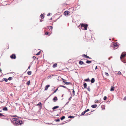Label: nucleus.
Returning <instances> with one entry per match:
<instances>
[{
	"mask_svg": "<svg viewBox=\"0 0 126 126\" xmlns=\"http://www.w3.org/2000/svg\"><path fill=\"white\" fill-rule=\"evenodd\" d=\"M31 66V65H29L28 67V69H30V67Z\"/></svg>",
	"mask_w": 126,
	"mask_h": 126,
	"instance_id": "54",
	"label": "nucleus"
},
{
	"mask_svg": "<svg viewBox=\"0 0 126 126\" xmlns=\"http://www.w3.org/2000/svg\"><path fill=\"white\" fill-rule=\"evenodd\" d=\"M60 86H61L62 87H64V88H66V89L67 88V87H66L65 86H63V85H60Z\"/></svg>",
	"mask_w": 126,
	"mask_h": 126,
	"instance_id": "37",
	"label": "nucleus"
},
{
	"mask_svg": "<svg viewBox=\"0 0 126 126\" xmlns=\"http://www.w3.org/2000/svg\"><path fill=\"white\" fill-rule=\"evenodd\" d=\"M33 59H34V60H38V58H36L35 56H33Z\"/></svg>",
	"mask_w": 126,
	"mask_h": 126,
	"instance_id": "24",
	"label": "nucleus"
},
{
	"mask_svg": "<svg viewBox=\"0 0 126 126\" xmlns=\"http://www.w3.org/2000/svg\"><path fill=\"white\" fill-rule=\"evenodd\" d=\"M23 124L21 120H19L15 121L14 123L13 124L15 126H18L21 125Z\"/></svg>",
	"mask_w": 126,
	"mask_h": 126,
	"instance_id": "2",
	"label": "nucleus"
},
{
	"mask_svg": "<svg viewBox=\"0 0 126 126\" xmlns=\"http://www.w3.org/2000/svg\"><path fill=\"white\" fill-rule=\"evenodd\" d=\"M82 56H83V57L86 58V56H87V55H85V54H83L82 55Z\"/></svg>",
	"mask_w": 126,
	"mask_h": 126,
	"instance_id": "34",
	"label": "nucleus"
},
{
	"mask_svg": "<svg viewBox=\"0 0 126 126\" xmlns=\"http://www.w3.org/2000/svg\"><path fill=\"white\" fill-rule=\"evenodd\" d=\"M18 120V118H13L12 120H11V122L13 124L15 123V121H16Z\"/></svg>",
	"mask_w": 126,
	"mask_h": 126,
	"instance_id": "5",
	"label": "nucleus"
},
{
	"mask_svg": "<svg viewBox=\"0 0 126 126\" xmlns=\"http://www.w3.org/2000/svg\"><path fill=\"white\" fill-rule=\"evenodd\" d=\"M97 101H98V100H95V103H96Z\"/></svg>",
	"mask_w": 126,
	"mask_h": 126,
	"instance_id": "51",
	"label": "nucleus"
},
{
	"mask_svg": "<svg viewBox=\"0 0 126 126\" xmlns=\"http://www.w3.org/2000/svg\"><path fill=\"white\" fill-rule=\"evenodd\" d=\"M59 115L58 114L57 116H59Z\"/></svg>",
	"mask_w": 126,
	"mask_h": 126,
	"instance_id": "61",
	"label": "nucleus"
},
{
	"mask_svg": "<svg viewBox=\"0 0 126 126\" xmlns=\"http://www.w3.org/2000/svg\"><path fill=\"white\" fill-rule=\"evenodd\" d=\"M105 75H106L107 76H109V74H108V73L105 72Z\"/></svg>",
	"mask_w": 126,
	"mask_h": 126,
	"instance_id": "47",
	"label": "nucleus"
},
{
	"mask_svg": "<svg viewBox=\"0 0 126 126\" xmlns=\"http://www.w3.org/2000/svg\"><path fill=\"white\" fill-rule=\"evenodd\" d=\"M62 79L63 80V82H64V83H65L66 82L65 81H66V80H65L64 79Z\"/></svg>",
	"mask_w": 126,
	"mask_h": 126,
	"instance_id": "49",
	"label": "nucleus"
},
{
	"mask_svg": "<svg viewBox=\"0 0 126 126\" xmlns=\"http://www.w3.org/2000/svg\"><path fill=\"white\" fill-rule=\"evenodd\" d=\"M68 102H67V103H68V102Z\"/></svg>",
	"mask_w": 126,
	"mask_h": 126,
	"instance_id": "62",
	"label": "nucleus"
},
{
	"mask_svg": "<svg viewBox=\"0 0 126 126\" xmlns=\"http://www.w3.org/2000/svg\"><path fill=\"white\" fill-rule=\"evenodd\" d=\"M126 55V52H123L121 55L120 59L122 62L124 63H126V60L122 58Z\"/></svg>",
	"mask_w": 126,
	"mask_h": 126,
	"instance_id": "1",
	"label": "nucleus"
},
{
	"mask_svg": "<svg viewBox=\"0 0 126 126\" xmlns=\"http://www.w3.org/2000/svg\"><path fill=\"white\" fill-rule=\"evenodd\" d=\"M112 57H110V58H109V60H110V58H112Z\"/></svg>",
	"mask_w": 126,
	"mask_h": 126,
	"instance_id": "56",
	"label": "nucleus"
},
{
	"mask_svg": "<svg viewBox=\"0 0 126 126\" xmlns=\"http://www.w3.org/2000/svg\"><path fill=\"white\" fill-rule=\"evenodd\" d=\"M55 121L56 122H59L60 121V120L59 119H57L55 120Z\"/></svg>",
	"mask_w": 126,
	"mask_h": 126,
	"instance_id": "39",
	"label": "nucleus"
},
{
	"mask_svg": "<svg viewBox=\"0 0 126 126\" xmlns=\"http://www.w3.org/2000/svg\"><path fill=\"white\" fill-rule=\"evenodd\" d=\"M87 89L88 91H90V86H88V87L87 88Z\"/></svg>",
	"mask_w": 126,
	"mask_h": 126,
	"instance_id": "30",
	"label": "nucleus"
},
{
	"mask_svg": "<svg viewBox=\"0 0 126 126\" xmlns=\"http://www.w3.org/2000/svg\"><path fill=\"white\" fill-rule=\"evenodd\" d=\"M43 21V20H42V19H41V20H40V22H42V21Z\"/></svg>",
	"mask_w": 126,
	"mask_h": 126,
	"instance_id": "57",
	"label": "nucleus"
},
{
	"mask_svg": "<svg viewBox=\"0 0 126 126\" xmlns=\"http://www.w3.org/2000/svg\"><path fill=\"white\" fill-rule=\"evenodd\" d=\"M118 44L117 43H114L112 45L111 47L115 48V49H117L118 47Z\"/></svg>",
	"mask_w": 126,
	"mask_h": 126,
	"instance_id": "4",
	"label": "nucleus"
},
{
	"mask_svg": "<svg viewBox=\"0 0 126 126\" xmlns=\"http://www.w3.org/2000/svg\"><path fill=\"white\" fill-rule=\"evenodd\" d=\"M42 104L41 102H39V103L37 105V106H39L41 107H42Z\"/></svg>",
	"mask_w": 126,
	"mask_h": 126,
	"instance_id": "17",
	"label": "nucleus"
},
{
	"mask_svg": "<svg viewBox=\"0 0 126 126\" xmlns=\"http://www.w3.org/2000/svg\"><path fill=\"white\" fill-rule=\"evenodd\" d=\"M59 107L58 106H54L52 108V109L54 110L55 109L57 108H58Z\"/></svg>",
	"mask_w": 126,
	"mask_h": 126,
	"instance_id": "14",
	"label": "nucleus"
},
{
	"mask_svg": "<svg viewBox=\"0 0 126 126\" xmlns=\"http://www.w3.org/2000/svg\"><path fill=\"white\" fill-rule=\"evenodd\" d=\"M12 77H10L8 78V80H10L12 79Z\"/></svg>",
	"mask_w": 126,
	"mask_h": 126,
	"instance_id": "29",
	"label": "nucleus"
},
{
	"mask_svg": "<svg viewBox=\"0 0 126 126\" xmlns=\"http://www.w3.org/2000/svg\"><path fill=\"white\" fill-rule=\"evenodd\" d=\"M71 83L70 82H66L65 84H66L67 85H69V84H71Z\"/></svg>",
	"mask_w": 126,
	"mask_h": 126,
	"instance_id": "35",
	"label": "nucleus"
},
{
	"mask_svg": "<svg viewBox=\"0 0 126 126\" xmlns=\"http://www.w3.org/2000/svg\"><path fill=\"white\" fill-rule=\"evenodd\" d=\"M3 110L4 111H7L8 110V109L6 107H5L3 109Z\"/></svg>",
	"mask_w": 126,
	"mask_h": 126,
	"instance_id": "16",
	"label": "nucleus"
},
{
	"mask_svg": "<svg viewBox=\"0 0 126 126\" xmlns=\"http://www.w3.org/2000/svg\"><path fill=\"white\" fill-rule=\"evenodd\" d=\"M58 100L57 97L56 96L53 99L54 102H56Z\"/></svg>",
	"mask_w": 126,
	"mask_h": 126,
	"instance_id": "8",
	"label": "nucleus"
},
{
	"mask_svg": "<svg viewBox=\"0 0 126 126\" xmlns=\"http://www.w3.org/2000/svg\"><path fill=\"white\" fill-rule=\"evenodd\" d=\"M85 80L86 81H90V79L88 78L86 79H85Z\"/></svg>",
	"mask_w": 126,
	"mask_h": 126,
	"instance_id": "28",
	"label": "nucleus"
},
{
	"mask_svg": "<svg viewBox=\"0 0 126 126\" xmlns=\"http://www.w3.org/2000/svg\"><path fill=\"white\" fill-rule=\"evenodd\" d=\"M44 15H45V14H44V15H43V14H41V15H40V17L42 19H43L44 18Z\"/></svg>",
	"mask_w": 126,
	"mask_h": 126,
	"instance_id": "13",
	"label": "nucleus"
},
{
	"mask_svg": "<svg viewBox=\"0 0 126 126\" xmlns=\"http://www.w3.org/2000/svg\"><path fill=\"white\" fill-rule=\"evenodd\" d=\"M73 96H74V95H75V91L73 89Z\"/></svg>",
	"mask_w": 126,
	"mask_h": 126,
	"instance_id": "41",
	"label": "nucleus"
},
{
	"mask_svg": "<svg viewBox=\"0 0 126 126\" xmlns=\"http://www.w3.org/2000/svg\"><path fill=\"white\" fill-rule=\"evenodd\" d=\"M40 51H39V52H38L36 54V55H39L40 54Z\"/></svg>",
	"mask_w": 126,
	"mask_h": 126,
	"instance_id": "38",
	"label": "nucleus"
},
{
	"mask_svg": "<svg viewBox=\"0 0 126 126\" xmlns=\"http://www.w3.org/2000/svg\"><path fill=\"white\" fill-rule=\"evenodd\" d=\"M4 115L0 113V116H4Z\"/></svg>",
	"mask_w": 126,
	"mask_h": 126,
	"instance_id": "43",
	"label": "nucleus"
},
{
	"mask_svg": "<svg viewBox=\"0 0 126 126\" xmlns=\"http://www.w3.org/2000/svg\"><path fill=\"white\" fill-rule=\"evenodd\" d=\"M67 89L68 90V92H70V89H69L68 88H67Z\"/></svg>",
	"mask_w": 126,
	"mask_h": 126,
	"instance_id": "53",
	"label": "nucleus"
},
{
	"mask_svg": "<svg viewBox=\"0 0 126 126\" xmlns=\"http://www.w3.org/2000/svg\"><path fill=\"white\" fill-rule=\"evenodd\" d=\"M27 73L29 75H30L31 74L32 72L30 71H29L27 72Z\"/></svg>",
	"mask_w": 126,
	"mask_h": 126,
	"instance_id": "22",
	"label": "nucleus"
},
{
	"mask_svg": "<svg viewBox=\"0 0 126 126\" xmlns=\"http://www.w3.org/2000/svg\"><path fill=\"white\" fill-rule=\"evenodd\" d=\"M8 80V79L5 78H4L3 79V81H5L6 82H7Z\"/></svg>",
	"mask_w": 126,
	"mask_h": 126,
	"instance_id": "15",
	"label": "nucleus"
},
{
	"mask_svg": "<svg viewBox=\"0 0 126 126\" xmlns=\"http://www.w3.org/2000/svg\"><path fill=\"white\" fill-rule=\"evenodd\" d=\"M85 113V112L84 111L83 112H82V113H81V115H84Z\"/></svg>",
	"mask_w": 126,
	"mask_h": 126,
	"instance_id": "40",
	"label": "nucleus"
},
{
	"mask_svg": "<svg viewBox=\"0 0 126 126\" xmlns=\"http://www.w3.org/2000/svg\"><path fill=\"white\" fill-rule=\"evenodd\" d=\"M91 114V113H89L88 114L86 113L85 115H90Z\"/></svg>",
	"mask_w": 126,
	"mask_h": 126,
	"instance_id": "45",
	"label": "nucleus"
},
{
	"mask_svg": "<svg viewBox=\"0 0 126 126\" xmlns=\"http://www.w3.org/2000/svg\"><path fill=\"white\" fill-rule=\"evenodd\" d=\"M50 13H49L47 15V16H49L50 15Z\"/></svg>",
	"mask_w": 126,
	"mask_h": 126,
	"instance_id": "50",
	"label": "nucleus"
},
{
	"mask_svg": "<svg viewBox=\"0 0 126 126\" xmlns=\"http://www.w3.org/2000/svg\"><path fill=\"white\" fill-rule=\"evenodd\" d=\"M30 80H29L27 82V85H29L30 84Z\"/></svg>",
	"mask_w": 126,
	"mask_h": 126,
	"instance_id": "27",
	"label": "nucleus"
},
{
	"mask_svg": "<svg viewBox=\"0 0 126 126\" xmlns=\"http://www.w3.org/2000/svg\"><path fill=\"white\" fill-rule=\"evenodd\" d=\"M10 57L12 59H15L16 58V56L15 54H13L11 55Z\"/></svg>",
	"mask_w": 126,
	"mask_h": 126,
	"instance_id": "6",
	"label": "nucleus"
},
{
	"mask_svg": "<svg viewBox=\"0 0 126 126\" xmlns=\"http://www.w3.org/2000/svg\"><path fill=\"white\" fill-rule=\"evenodd\" d=\"M50 86V85H47L45 87V90H47L49 87Z\"/></svg>",
	"mask_w": 126,
	"mask_h": 126,
	"instance_id": "9",
	"label": "nucleus"
},
{
	"mask_svg": "<svg viewBox=\"0 0 126 126\" xmlns=\"http://www.w3.org/2000/svg\"><path fill=\"white\" fill-rule=\"evenodd\" d=\"M48 29L50 30V29L52 30L53 28V27L52 26H49L48 27Z\"/></svg>",
	"mask_w": 126,
	"mask_h": 126,
	"instance_id": "25",
	"label": "nucleus"
},
{
	"mask_svg": "<svg viewBox=\"0 0 126 126\" xmlns=\"http://www.w3.org/2000/svg\"><path fill=\"white\" fill-rule=\"evenodd\" d=\"M2 71V70H1L0 69V71L1 72Z\"/></svg>",
	"mask_w": 126,
	"mask_h": 126,
	"instance_id": "59",
	"label": "nucleus"
},
{
	"mask_svg": "<svg viewBox=\"0 0 126 126\" xmlns=\"http://www.w3.org/2000/svg\"><path fill=\"white\" fill-rule=\"evenodd\" d=\"M63 95H62V96H63Z\"/></svg>",
	"mask_w": 126,
	"mask_h": 126,
	"instance_id": "63",
	"label": "nucleus"
},
{
	"mask_svg": "<svg viewBox=\"0 0 126 126\" xmlns=\"http://www.w3.org/2000/svg\"><path fill=\"white\" fill-rule=\"evenodd\" d=\"M52 19V18H50V20H51Z\"/></svg>",
	"mask_w": 126,
	"mask_h": 126,
	"instance_id": "60",
	"label": "nucleus"
},
{
	"mask_svg": "<svg viewBox=\"0 0 126 126\" xmlns=\"http://www.w3.org/2000/svg\"><path fill=\"white\" fill-rule=\"evenodd\" d=\"M118 74L119 75H121V73L120 71H119L118 72Z\"/></svg>",
	"mask_w": 126,
	"mask_h": 126,
	"instance_id": "42",
	"label": "nucleus"
},
{
	"mask_svg": "<svg viewBox=\"0 0 126 126\" xmlns=\"http://www.w3.org/2000/svg\"><path fill=\"white\" fill-rule=\"evenodd\" d=\"M91 61H89L88 60H87L86 62V63H91Z\"/></svg>",
	"mask_w": 126,
	"mask_h": 126,
	"instance_id": "23",
	"label": "nucleus"
},
{
	"mask_svg": "<svg viewBox=\"0 0 126 126\" xmlns=\"http://www.w3.org/2000/svg\"><path fill=\"white\" fill-rule=\"evenodd\" d=\"M74 117L73 116L70 115L68 116V118H74Z\"/></svg>",
	"mask_w": 126,
	"mask_h": 126,
	"instance_id": "26",
	"label": "nucleus"
},
{
	"mask_svg": "<svg viewBox=\"0 0 126 126\" xmlns=\"http://www.w3.org/2000/svg\"><path fill=\"white\" fill-rule=\"evenodd\" d=\"M97 69V66H96L95 67V69L96 70V69Z\"/></svg>",
	"mask_w": 126,
	"mask_h": 126,
	"instance_id": "55",
	"label": "nucleus"
},
{
	"mask_svg": "<svg viewBox=\"0 0 126 126\" xmlns=\"http://www.w3.org/2000/svg\"><path fill=\"white\" fill-rule=\"evenodd\" d=\"M72 96H71L69 99L68 100L69 101H70L72 98Z\"/></svg>",
	"mask_w": 126,
	"mask_h": 126,
	"instance_id": "48",
	"label": "nucleus"
},
{
	"mask_svg": "<svg viewBox=\"0 0 126 126\" xmlns=\"http://www.w3.org/2000/svg\"><path fill=\"white\" fill-rule=\"evenodd\" d=\"M114 90V87H113L112 86H111L110 90V91H113Z\"/></svg>",
	"mask_w": 126,
	"mask_h": 126,
	"instance_id": "21",
	"label": "nucleus"
},
{
	"mask_svg": "<svg viewBox=\"0 0 126 126\" xmlns=\"http://www.w3.org/2000/svg\"><path fill=\"white\" fill-rule=\"evenodd\" d=\"M89 111V109H87V110H85L84 111L86 113L87 112Z\"/></svg>",
	"mask_w": 126,
	"mask_h": 126,
	"instance_id": "31",
	"label": "nucleus"
},
{
	"mask_svg": "<svg viewBox=\"0 0 126 126\" xmlns=\"http://www.w3.org/2000/svg\"><path fill=\"white\" fill-rule=\"evenodd\" d=\"M83 86H84V88H86L87 86V84L86 83H85L83 84Z\"/></svg>",
	"mask_w": 126,
	"mask_h": 126,
	"instance_id": "18",
	"label": "nucleus"
},
{
	"mask_svg": "<svg viewBox=\"0 0 126 126\" xmlns=\"http://www.w3.org/2000/svg\"><path fill=\"white\" fill-rule=\"evenodd\" d=\"M97 105L96 104L92 105L91 106V107L93 108H95L97 107Z\"/></svg>",
	"mask_w": 126,
	"mask_h": 126,
	"instance_id": "11",
	"label": "nucleus"
},
{
	"mask_svg": "<svg viewBox=\"0 0 126 126\" xmlns=\"http://www.w3.org/2000/svg\"><path fill=\"white\" fill-rule=\"evenodd\" d=\"M49 33V32H47L45 33V35H48Z\"/></svg>",
	"mask_w": 126,
	"mask_h": 126,
	"instance_id": "46",
	"label": "nucleus"
},
{
	"mask_svg": "<svg viewBox=\"0 0 126 126\" xmlns=\"http://www.w3.org/2000/svg\"><path fill=\"white\" fill-rule=\"evenodd\" d=\"M88 25L87 24H81V28L82 30H86L87 28Z\"/></svg>",
	"mask_w": 126,
	"mask_h": 126,
	"instance_id": "3",
	"label": "nucleus"
},
{
	"mask_svg": "<svg viewBox=\"0 0 126 126\" xmlns=\"http://www.w3.org/2000/svg\"><path fill=\"white\" fill-rule=\"evenodd\" d=\"M107 98V97L106 96H105L103 98V99L104 100H106Z\"/></svg>",
	"mask_w": 126,
	"mask_h": 126,
	"instance_id": "36",
	"label": "nucleus"
},
{
	"mask_svg": "<svg viewBox=\"0 0 126 126\" xmlns=\"http://www.w3.org/2000/svg\"><path fill=\"white\" fill-rule=\"evenodd\" d=\"M110 40H111V39H110Z\"/></svg>",
	"mask_w": 126,
	"mask_h": 126,
	"instance_id": "64",
	"label": "nucleus"
},
{
	"mask_svg": "<svg viewBox=\"0 0 126 126\" xmlns=\"http://www.w3.org/2000/svg\"><path fill=\"white\" fill-rule=\"evenodd\" d=\"M95 81V79L94 78H93L91 80V81L92 83H94Z\"/></svg>",
	"mask_w": 126,
	"mask_h": 126,
	"instance_id": "12",
	"label": "nucleus"
},
{
	"mask_svg": "<svg viewBox=\"0 0 126 126\" xmlns=\"http://www.w3.org/2000/svg\"><path fill=\"white\" fill-rule=\"evenodd\" d=\"M69 14V13H68V11H65L64 13V15L65 16H68Z\"/></svg>",
	"mask_w": 126,
	"mask_h": 126,
	"instance_id": "7",
	"label": "nucleus"
},
{
	"mask_svg": "<svg viewBox=\"0 0 126 126\" xmlns=\"http://www.w3.org/2000/svg\"><path fill=\"white\" fill-rule=\"evenodd\" d=\"M57 64L56 63H55L53 65V67L54 68L56 67H57Z\"/></svg>",
	"mask_w": 126,
	"mask_h": 126,
	"instance_id": "19",
	"label": "nucleus"
},
{
	"mask_svg": "<svg viewBox=\"0 0 126 126\" xmlns=\"http://www.w3.org/2000/svg\"><path fill=\"white\" fill-rule=\"evenodd\" d=\"M65 116H63L62 117H61L60 118V119L61 120H62L63 119H64L65 118Z\"/></svg>",
	"mask_w": 126,
	"mask_h": 126,
	"instance_id": "20",
	"label": "nucleus"
},
{
	"mask_svg": "<svg viewBox=\"0 0 126 126\" xmlns=\"http://www.w3.org/2000/svg\"><path fill=\"white\" fill-rule=\"evenodd\" d=\"M58 90V88H57V89H56L53 92V94L54 93H55L56 92V91L57 90Z\"/></svg>",
	"mask_w": 126,
	"mask_h": 126,
	"instance_id": "44",
	"label": "nucleus"
},
{
	"mask_svg": "<svg viewBox=\"0 0 126 126\" xmlns=\"http://www.w3.org/2000/svg\"><path fill=\"white\" fill-rule=\"evenodd\" d=\"M12 116L13 117H17V116H16V115L13 116Z\"/></svg>",
	"mask_w": 126,
	"mask_h": 126,
	"instance_id": "58",
	"label": "nucleus"
},
{
	"mask_svg": "<svg viewBox=\"0 0 126 126\" xmlns=\"http://www.w3.org/2000/svg\"><path fill=\"white\" fill-rule=\"evenodd\" d=\"M53 75H50L48 76L47 78H51L52 76H53Z\"/></svg>",
	"mask_w": 126,
	"mask_h": 126,
	"instance_id": "32",
	"label": "nucleus"
},
{
	"mask_svg": "<svg viewBox=\"0 0 126 126\" xmlns=\"http://www.w3.org/2000/svg\"><path fill=\"white\" fill-rule=\"evenodd\" d=\"M86 56V58H88V59H91V58L90 57L88 56Z\"/></svg>",
	"mask_w": 126,
	"mask_h": 126,
	"instance_id": "33",
	"label": "nucleus"
},
{
	"mask_svg": "<svg viewBox=\"0 0 126 126\" xmlns=\"http://www.w3.org/2000/svg\"><path fill=\"white\" fill-rule=\"evenodd\" d=\"M79 63L80 65H82L83 64H85L84 63L81 61H80L79 62Z\"/></svg>",
	"mask_w": 126,
	"mask_h": 126,
	"instance_id": "10",
	"label": "nucleus"
},
{
	"mask_svg": "<svg viewBox=\"0 0 126 126\" xmlns=\"http://www.w3.org/2000/svg\"><path fill=\"white\" fill-rule=\"evenodd\" d=\"M126 97H125L124 98V100H126Z\"/></svg>",
	"mask_w": 126,
	"mask_h": 126,
	"instance_id": "52",
	"label": "nucleus"
}]
</instances>
